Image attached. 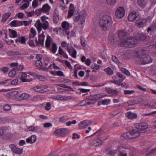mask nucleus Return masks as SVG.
Returning <instances> with one entry per match:
<instances>
[{
    "instance_id": "obj_62",
    "label": "nucleus",
    "mask_w": 156,
    "mask_h": 156,
    "mask_svg": "<svg viewBox=\"0 0 156 156\" xmlns=\"http://www.w3.org/2000/svg\"><path fill=\"white\" fill-rule=\"evenodd\" d=\"M11 55H21V53L20 52L18 51H12L11 52Z\"/></svg>"
},
{
    "instance_id": "obj_21",
    "label": "nucleus",
    "mask_w": 156,
    "mask_h": 156,
    "mask_svg": "<svg viewBox=\"0 0 156 156\" xmlns=\"http://www.w3.org/2000/svg\"><path fill=\"white\" fill-rule=\"evenodd\" d=\"M53 21L54 23L57 24L59 21V15L58 12L55 10L53 13Z\"/></svg>"
},
{
    "instance_id": "obj_53",
    "label": "nucleus",
    "mask_w": 156,
    "mask_h": 156,
    "mask_svg": "<svg viewBox=\"0 0 156 156\" xmlns=\"http://www.w3.org/2000/svg\"><path fill=\"white\" fill-rule=\"evenodd\" d=\"M29 3L30 2H28V3H25L23 4L21 6V8L23 9H27L28 8V7L29 6Z\"/></svg>"
},
{
    "instance_id": "obj_4",
    "label": "nucleus",
    "mask_w": 156,
    "mask_h": 156,
    "mask_svg": "<svg viewBox=\"0 0 156 156\" xmlns=\"http://www.w3.org/2000/svg\"><path fill=\"white\" fill-rule=\"evenodd\" d=\"M122 136L123 137L127 139H132L139 136V133L136 132L135 130L132 129L129 132L122 134Z\"/></svg>"
},
{
    "instance_id": "obj_2",
    "label": "nucleus",
    "mask_w": 156,
    "mask_h": 156,
    "mask_svg": "<svg viewBox=\"0 0 156 156\" xmlns=\"http://www.w3.org/2000/svg\"><path fill=\"white\" fill-rule=\"evenodd\" d=\"M135 61L139 64H145L151 63L152 61L149 55L146 54H138L135 58Z\"/></svg>"
},
{
    "instance_id": "obj_13",
    "label": "nucleus",
    "mask_w": 156,
    "mask_h": 156,
    "mask_svg": "<svg viewBox=\"0 0 156 156\" xmlns=\"http://www.w3.org/2000/svg\"><path fill=\"white\" fill-rule=\"evenodd\" d=\"M105 96H106L105 95H103L102 94H99L90 96L89 97L88 99L89 101H95L96 100H98L99 99Z\"/></svg>"
},
{
    "instance_id": "obj_50",
    "label": "nucleus",
    "mask_w": 156,
    "mask_h": 156,
    "mask_svg": "<svg viewBox=\"0 0 156 156\" xmlns=\"http://www.w3.org/2000/svg\"><path fill=\"white\" fill-rule=\"evenodd\" d=\"M9 30L11 32V33L13 37H17V34L16 31L10 29H9Z\"/></svg>"
},
{
    "instance_id": "obj_32",
    "label": "nucleus",
    "mask_w": 156,
    "mask_h": 156,
    "mask_svg": "<svg viewBox=\"0 0 156 156\" xmlns=\"http://www.w3.org/2000/svg\"><path fill=\"white\" fill-rule=\"evenodd\" d=\"M104 71L109 75H112L113 74V71L110 67L105 69Z\"/></svg>"
},
{
    "instance_id": "obj_61",
    "label": "nucleus",
    "mask_w": 156,
    "mask_h": 156,
    "mask_svg": "<svg viewBox=\"0 0 156 156\" xmlns=\"http://www.w3.org/2000/svg\"><path fill=\"white\" fill-rule=\"evenodd\" d=\"M18 80H19L18 79H16L11 81L10 84L15 85L17 83Z\"/></svg>"
},
{
    "instance_id": "obj_38",
    "label": "nucleus",
    "mask_w": 156,
    "mask_h": 156,
    "mask_svg": "<svg viewBox=\"0 0 156 156\" xmlns=\"http://www.w3.org/2000/svg\"><path fill=\"white\" fill-rule=\"evenodd\" d=\"M12 135L10 133H8L4 135V138L5 139H8L12 138Z\"/></svg>"
},
{
    "instance_id": "obj_45",
    "label": "nucleus",
    "mask_w": 156,
    "mask_h": 156,
    "mask_svg": "<svg viewBox=\"0 0 156 156\" xmlns=\"http://www.w3.org/2000/svg\"><path fill=\"white\" fill-rule=\"evenodd\" d=\"M38 21H39V23L38 24V27L37 29L38 33H40L42 30V24L41 23L40 20H38Z\"/></svg>"
},
{
    "instance_id": "obj_18",
    "label": "nucleus",
    "mask_w": 156,
    "mask_h": 156,
    "mask_svg": "<svg viewBox=\"0 0 156 156\" xmlns=\"http://www.w3.org/2000/svg\"><path fill=\"white\" fill-rule=\"evenodd\" d=\"M29 97L28 94L25 93H23L19 96H16L15 97L17 100L20 101L23 100H27Z\"/></svg>"
},
{
    "instance_id": "obj_63",
    "label": "nucleus",
    "mask_w": 156,
    "mask_h": 156,
    "mask_svg": "<svg viewBox=\"0 0 156 156\" xmlns=\"http://www.w3.org/2000/svg\"><path fill=\"white\" fill-rule=\"evenodd\" d=\"M51 104L49 102L47 103L46 104L45 109L47 111L49 110L51 108Z\"/></svg>"
},
{
    "instance_id": "obj_42",
    "label": "nucleus",
    "mask_w": 156,
    "mask_h": 156,
    "mask_svg": "<svg viewBox=\"0 0 156 156\" xmlns=\"http://www.w3.org/2000/svg\"><path fill=\"white\" fill-rule=\"evenodd\" d=\"M81 43L82 46L85 47L86 45V41L84 38L82 37H81Z\"/></svg>"
},
{
    "instance_id": "obj_30",
    "label": "nucleus",
    "mask_w": 156,
    "mask_h": 156,
    "mask_svg": "<svg viewBox=\"0 0 156 156\" xmlns=\"http://www.w3.org/2000/svg\"><path fill=\"white\" fill-rule=\"evenodd\" d=\"M73 51L72 54L71 53V51L70 49L68 48L67 49V50L69 52L70 55H71L73 57V58H75L76 57V51L75 49L73 48Z\"/></svg>"
},
{
    "instance_id": "obj_41",
    "label": "nucleus",
    "mask_w": 156,
    "mask_h": 156,
    "mask_svg": "<svg viewBox=\"0 0 156 156\" xmlns=\"http://www.w3.org/2000/svg\"><path fill=\"white\" fill-rule=\"evenodd\" d=\"M120 70L125 74L127 76H129L130 75V73L129 71L123 68H122Z\"/></svg>"
},
{
    "instance_id": "obj_54",
    "label": "nucleus",
    "mask_w": 156,
    "mask_h": 156,
    "mask_svg": "<svg viewBox=\"0 0 156 156\" xmlns=\"http://www.w3.org/2000/svg\"><path fill=\"white\" fill-rule=\"evenodd\" d=\"M145 105V106H148V107L150 108H156V103H154V104L152 105L146 104Z\"/></svg>"
},
{
    "instance_id": "obj_15",
    "label": "nucleus",
    "mask_w": 156,
    "mask_h": 156,
    "mask_svg": "<svg viewBox=\"0 0 156 156\" xmlns=\"http://www.w3.org/2000/svg\"><path fill=\"white\" fill-rule=\"evenodd\" d=\"M57 99L61 101L66 100H73L75 99V97L71 96H62L61 95H58L56 97Z\"/></svg>"
},
{
    "instance_id": "obj_39",
    "label": "nucleus",
    "mask_w": 156,
    "mask_h": 156,
    "mask_svg": "<svg viewBox=\"0 0 156 156\" xmlns=\"http://www.w3.org/2000/svg\"><path fill=\"white\" fill-rule=\"evenodd\" d=\"M57 47L56 44L55 43H53L52 44V48L51 51L52 52L55 54L57 50Z\"/></svg>"
},
{
    "instance_id": "obj_43",
    "label": "nucleus",
    "mask_w": 156,
    "mask_h": 156,
    "mask_svg": "<svg viewBox=\"0 0 156 156\" xmlns=\"http://www.w3.org/2000/svg\"><path fill=\"white\" fill-rule=\"evenodd\" d=\"M110 99H105L102 101V104L104 105H107L110 103Z\"/></svg>"
},
{
    "instance_id": "obj_17",
    "label": "nucleus",
    "mask_w": 156,
    "mask_h": 156,
    "mask_svg": "<svg viewBox=\"0 0 156 156\" xmlns=\"http://www.w3.org/2000/svg\"><path fill=\"white\" fill-rule=\"evenodd\" d=\"M62 28L65 30V32L67 35H69V31H67V30L69 29V24L66 21L63 22L62 24Z\"/></svg>"
},
{
    "instance_id": "obj_34",
    "label": "nucleus",
    "mask_w": 156,
    "mask_h": 156,
    "mask_svg": "<svg viewBox=\"0 0 156 156\" xmlns=\"http://www.w3.org/2000/svg\"><path fill=\"white\" fill-rule=\"evenodd\" d=\"M109 41L111 42L112 43H115L116 41V38L115 37L113 36H111L108 37Z\"/></svg>"
},
{
    "instance_id": "obj_12",
    "label": "nucleus",
    "mask_w": 156,
    "mask_h": 156,
    "mask_svg": "<svg viewBox=\"0 0 156 156\" xmlns=\"http://www.w3.org/2000/svg\"><path fill=\"white\" fill-rule=\"evenodd\" d=\"M156 30V23L155 22L151 23L147 29V33L150 35L154 33Z\"/></svg>"
},
{
    "instance_id": "obj_56",
    "label": "nucleus",
    "mask_w": 156,
    "mask_h": 156,
    "mask_svg": "<svg viewBox=\"0 0 156 156\" xmlns=\"http://www.w3.org/2000/svg\"><path fill=\"white\" fill-rule=\"evenodd\" d=\"M128 103L130 105H133L138 103V101L135 100H132L130 101H129L128 102Z\"/></svg>"
},
{
    "instance_id": "obj_23",
    "label": "nucleus",
    "mask_w": 156,
    "mask_h": 156,
    "mask_svg": "<svg viewBox=\"0 0 156 156\" xmlns=\"http://www.w3.org/2000/svg\"><path fill=\"white\" fill-rule=\"evenodd\" d=\"M137 3L138 6L142 8H144L147 4L145 0H137Z\"/></svg>"
},
{
    "instance_id": "obj_10",
    "label": "nucleus",
    "mask_w": 156,
    "mask_h": 156,
    "mask_svg": "<svg viewBox=\"0 0 156 156\" xmlns=\"http://www.w3.org/2000/svg\"><path fill=\"white\" fill-rule=\"evenodd\" d=\"M45 36L43 33L42 34H39L38 35V39L37 41V37H36L35 42L36 45L39 46L41 45L42 46L44 45V39Z\"/></svg>"
},
{
    "instance_id": "obj_20",
    "label": "nucleus",
    "mask_w": 156,
    "mask_h": 156,
    "mask_svg": "<svg viewBox=\"0 0 156 156\" xmlns=\"http://www.w3.org/2000/svg\"><path fill=\"white\" fill-rule=\"evenodd\" d=\"M136 40L140 41H144L147 38V35L143 33H138L136 35Z\"/></svg>"
},
{
    "instance_id": "obj_33",
    "label": "nucleus",
    "mask_w": 156,
    "mask_h": 156,
    "mask_svg": "<svg viewBox=\"0 0 156 156\" xmlns=\"http://www.w3.org/2000/svg\"><path fill=\"white\" fill-rule=\"evenodd\" d=\"M51 40V38L49 36H48L45 42V46L47 48H49L50 47Z\"/></svg>"
},
{
    "instance_id": "obj_29",
    "label": "nucleus",
    "mask_w": 156,
    "mask_h": 156,
    "mask_svg": "<svg viewBox=\"0 0 156 156\" xmlns=\"http://www.w3.org/2000/svg\"><path fill=\"white\" fill-rule=\"evenodd\" d=\"M11 15V13L10 12H8L4 14L2 16V19L1 20L2 22L3 23L5 22Z\"/></svg>"
},
{
    "instance_id": "obj_25",
    "label": "nucleus",
    "mask_w": 156,
    "mask_h": 156,
    "mask_svg": "<svg viewBox=\"0 0 156 156\" xmlns=\"http://www.w3.org/2000/svg\"><path fill=\"white\" fill-rule=\"evenodd\" d=\"M93 142L92 145L95 146L102 145L103 143V141L99 139L94 140Z\"/></svg>"
},
{
    "instance_id": "obj_64",
    "label": "nucleus",
    "mask_w": 156,
    "mask_h": 156,
    "mask_svg": "<svg viewBox=\"0 0 156 156\" xmlns=\"http://www.w3.org/2000/svg\"><path fill=\"white\" fill-rule=\"evenodd\" d=\"M1 70L5 73H6L8 71L9 69L7 67H5L2 68Z\"/></svg>"
},
{
    "instance_id": "obj_36",
    "label": "nucleus",
    "mask_w": 156,
    "mask_h": 156,
    "mask_svg": "<svg viewBox=\"0 0 156 156\" xmlns=\"http://www.w3.org/2000/svg\"><path fill=\"white\" fill-rule=\"evenodd\" d=\"M35 65L38 67H39L40 68H41L43 66V63L41 61L37 60L35 63Z\"/></svg>"
},
{
    "instance_id": "obj_31",
    "label": "nucleus",
    "mask_w": 156,
    "mask_h": 156,
    "mask_svg": "<svg viewBox=\"0 0 156 156\" xmlns=\"http://www.w3.org/2000/svg\"><path fill=\"white\" fill-rule=\"evenodd\" d=\"M16 69L15 68H12L9 73V76L11 77H14L16 74Z\"/></svg>"
},
{
    "instance_id": "obj_14",
    "label": "nucleus",
    "mask_w": 156,
    "mask_h": 156,
    "mask_svg": "<svg viewBox=\"0 0 156 156\" xmlns=\"http://www.w3.org/2000/svg\"><path fill=\"white\" fill-rule=\"evenodd\" d=\"M138 15L134 11H133L130 12L128 17V20L130 21L133 22L135 20Z\"/></svg>"
},
{
    "instance_id": "obj_52",
    "label": "nucleus",
    "mask_w": 156,
    "mask_h": 156,
    "mask_svg": "<svg viewBox=\"0 0 156 156\" xmlns=\"http://www.w3.org/2000/svg\"><path fill=\"white\" fill-rule=\"evenodd\" d=\"M38 5V0H34L32 3V5L34 8H35Z\"/></svg>"
},
{
    "instance_id": "obj_57",
    "label": "nucleus",
    "mask_w": 156,
    "mask_h": 156,
    "mask_svg": "<svg viewBox=\"0 0 156 156\" xmlns=\"http://www.w3.org/2000/svg\"><path fill=\"white\" fill-rule=\"evenodd\" d=\"M17 21L16 20H14L12 21L10 23V25L12 27H17Z\"/></svg>"
},
{
    "instance_id": "obj_11",
    "label": "nucleus",
    "mask_w": 156,
    "mask_h": 156,
    "mask_svg": "<svg viewBox=\"0 0 156 156\" xmlns=\"http://www.w3.org/2000/svg\"><path fill=\"white\" fill-rule=\"evenodd\" d=\"M117 149L119 152V156H127V148L125 147L120 146L117 148Z\"/></svg>"
},
{
    "instance_id": "obj_16",
    "label": "nucleus",
    "mask_w": 156,
    "mask_h": 156,
    "mask_svg": "<svg viewBox=\"0 0 156 156\" xmlns=\"http://www.w3.org/2000/svg\"><path fill=\"white\" fill-rule=\"evenodd\" d=\"M91 123V122L90 121L84 120L79 123V128L80 129L84 128L86 126L89 125Z\"/></svg>"
},
{
    "instance_id": "obj_35",
    "label": "nucleus",
    "mask_w": 156,
    "mask_h": 156,
    "mask_svg": "<svg viewBox=\"0 0 156 156\" xmlns=\"http://www.w3.org/2000/svg\"><path fill=\"white\" fill-rule=\"evenodd\" d=\"M13 152L16 154H21L22 153L23 149L16 147Z\"/></svg>"
},
{
    "instance_id": "obj_46",
    "label": "nucleus",
    "mask_w": 156,
    "mask_h": 156,
    "mask_svg": "<svg viewBox=\"0 0 156 156\" xmlns=\"http://www.w3.org/2000/svg\"><path fill=\"white\" fill-rule=\"evenodd\" d=\"M74 12V10L73 9H69L68 12V18H69L71 17L73 15Z\"/></svg>"
},
{
    "instance_id": "obj_55",
    "label": "nucleus",
    "mask_w": 156,
    "mask_h": 156,
    "mask_svg": "<svg viewBox=\"0 0 156 156\" xmlns=\"http://www.w3.org/2000/svg\"><path fill=\"white\" fill-rule=\"evenodd\" d=\"M112 60L116 63H119V61L116 56H113L112 57Z\"/></svg>"
},
{
    "instance_id": "obj_60",
    "label": "nucleus",
    "mask_w": 156,
    "mask_h": 156,
    "mask_svg": "<svg viewBox=\"0 0 156 156\" xmlns=\"http://www.w3.org/2000/svg\"><path fill=\"white\" fill-rule=\"evenodd\" d=\"M116 75L119 77L122 78V81H123L125 79V77H123V75L121 74V73H120L119 72H117L116 73Z\"/></svg>"
},
{
    "instance_id": "obj_28",
    "label": "nucleus",
    "mask_w": 156,
    "mask_h": 156,
    "mask_svg": "<svg viewBox=\"0 0 156 156\" xmlns=\"http://www.w3.org/2000/svg\"><path fill=\"white\" fill-rule=\"evenodd\" d=\"M118 150H112L110 149H107L106 152L107 154L110 156H114L115 154L117 153Z\"/></svg>"
},
{
    "instance_id": "obj_48",
    "label": "nucleus",
    "mask_w": 156,
    "mask_h": 156,
    "mask_svg": "<svg viewBox=\"0 0 156 156\" xmlns=\"http://www.w3.org/2000/svg\"><path fill=\"white\" fill-rule=\"evenodd\" d=\"M135 92L133 90H125L124 91V93L125 94H130Z\"/></svg>"
},
{
    "instance_id": "obj_3",
    "label": "nucleus",
    "mask_w": 156,
    "mask_h": 156,
    "mask_svg": "<svg viewBox=\"0 0 156 156\" xmlns=\"http://www.w3.org/2000/svg\"><path fill=\"white\" fill-rule=\"evenodd\" d=\"M135 127L133 129L135 130L136 132L139 133V136L140 133L146 132V130L148 127V125L146 123L142 122L136 124L135 125Z\"/></svg>"
},
{
    "instance_id": "obj_1",
    "label": "nucleus",
    "mask_w": 156,
    "mask_h": 156,
    "mask_svg": "<svg viewBox=\"0 0 156 156\" xmlns=\"http://www.w3.org/2000/svg\"><path fill=\"white\" fill-rule=\"evenodd\" d=\"M113 21L111 17L108 15L103 16L100 20L99 24L100 27L104 30L107 31L112 26Z\"/></svg>"
},
{
    "instance_id": "obj_24",
    "label": "nucleus",
    "mask_w": 156,
    "mask_h": 156,
    "mask_svg": "<svg viewBox=\"0 0 156 156\" xmlns=\"http://www.w3.org/2000/svg\"><path fill=\"white\" fill-rule=\"evenodd\" d=\"M36 136L34 135H32L30 138H28L27 139L26 142L28 143H30L33 144L34 143L36 140Z\"/></svg>"
},
{
    "instance_id": "obj_9",
    "label": "nucleus",
    "mask_w": 156,
    "mask_h": 156,
    "mask_svg": "<svg viewBox=\"0 0 156 156\" xmlns=\"http://www.w3.org/2000/svg\"><path fill=\"white\" fill-rule=\"evenodd\" d=\"M83 12H84L83 14L79 15H78L77 16H74V19L75 21H77L79 20H80V24H82L85 20V18L86 16V14H85V12L83 11Z\"/></svg>"
},
{
    "instance_id": "obj_6",
    "label": "nucleus",
    "mask_w": 156,
    "mask_h": 156,
    "mask_svg": "<svg viewBox=\"0 0 156 156\" xmlns=\"http://www.w3.org/2000/svg\"><path fill=\"white\" fill-rule=\"evenodd\" d=\"M147 20L145 19L138 18L136 22V26L139 28H142L146 26Z\"/></svg>"
},
{
    "instance_id": "obj_51",
    "label": "nucleus",
    "mask_w": 156,
    "mask_h": 156,
    "mask_svg": "<svg viewBox=\"0 0 156 156\" xmlns=\"http://www.w3.org/2000/svg\"><path fill=\"white\" fill-rule=\"evenodd\" d=\"M46 23H43L42 24V27L43 29L45 30L47 29L49 27L48 23L47 21H46Z\"/></svg>"
},
{
    "instance_id": "obj_47",
    "label": "nucleus",
    "mask_w": 156,
    "mask_h": 156,
    "mask_svg": "<svg viewBox=\"0 0 156 156\" xmlns=\"http://www.w3.org/2000/svg\"><path fill=\"white\" fill-rule=\"evenodd\" d=\"M108 4L113 5L115 4L116 0H106Z\"/></svg>"
},
{
    "instance_id": "obj_8",
    "label": "nucleus",
    "mask_w": 156,
    "mask_h": 156,
    "mask_svg": "<svg viewBox=\"0 0 156 156\" xmlns=\"http://www.w3.org/2000/svg\"><path fill=\"white\" fill-rule=\"evenodd\" d=\"M69 133V131L67 128H61L56 130L54 133L58 135L64 136L67 135Z\"/></svg>"
},
{
    "instance_id": "obj_49",
    "label": "nucleus",
    "mask_w": 156,
    "mask_h": 156,
    "mask_svg": "<svg viewBox=\"0 0 156 156\" xmlns=\"http://www.w3.org/2000/svg\"><path fill=\"white\" fill-rule=\"evenodd\" d=\"M156 153V147L150 150V152L147 153V155H150Z\"/></svg>"
},
{
    "instance_id": "obj_19",
    "label": "nucleus",
    "mask_w": 156,
    "mask_h": 156,
    "mask_svg": "<svg viewBox=\"0 0 156 156\" xmlns=\"http://www.w3.org/2000/svg\"><path fill=\"white\" fill-rule=\"evenodd\" d=\"M128 35L127 32L125 31H120L118 33V36L121 40L126 39V37Z\"/></svg>"
},
{
    "instance_id": "obj_37",
    "label": "nucleus",
    "mask_w": 156,
    "mask_h": 156,
    "mask_svg": "<svg viewBox=\"0 0 156 156\" xmlns=\"http://www.w3.org/2000/svg\"><path fill=\"white\" fill-rule=\"evenodd\" d=\"M121 40V42L118 44L121 47H123L126 45L127 44V39Z\"/></svg>"
},
{
    "instance_id": "obj_26",
    "label": "nucleus",
    "mask_w": 156,
    "mask_h": 156,
    "mask_svg": "<svg viewBox=\"0 0 156 156\" xmlns=\"http://www.w3.org/2000/svg\"><path fill=\"white\" fill-rule=\"evenodd\" d=\"M46 88L42 86H37L34 87V90L37 92H43L45 91Z\"/></svg>"
},
{
    "instance_id": "obj_22",
    "label": "nucleus",
    "mask_w": 156,
    "mask_h": 156,
    "mask_svg": "<svg viewBox=\"0 0 156 156\" xmlns=\"http://www.w3.org/2000/svg\"><path fill=\"white\" fill-rule=\"evenodd\" d=\"M126 115L129 119H133L137 117V115L136 113H133L131 112H128L126 114Z\"/></svg>"
},
{
    "instance_id": "obj_58",
    "label": "nucleus",
    "mask_w": 156,
    "mask_h": 156,
    "mask_svg": "<svg viewBox=\"0 0 156 156\" xmlns=\"http://www.w3.org/2000/svg\"><path fill=\"white\" fill-rule=\"evenodd\" d=\"M42 12H43V11L41 8L40 9H37L35 10V13L37 14L38 16Z\"/></svg>"
},
{
    "instance_id": "obj_59",
    "label": "nucleus",
    "mask_w": 156,
    "mask_h": 156,
    "mask_svg": "<svg viewBox=\"0 0 156 156\" xmlns=\"http://www.w3.org/2000/svg\"><path fill=\"white\" fill-rule=\"evenodd\" d=\"M28 43L31 47H34L35 46L34 41L33 40L30 39L29 42H28Z\"/></svg>"
},
{
    "instance_id": "obj_44",
    "label": "nucleus",
    "mask_w": 156,
    "mask_h": 156,
    "mask_svg": "<svg viewBox=\"0 0 156 156\" xmlns=\"http://www.w3.org/2000/svg\"><path fill=\"white\" fill-rule=\"evenodd\" d=\"M7 129H8L6 127H1L0 128V136L2 135L4 133V131Z\"/></svg>"
},
{
    "instance_id": "obj_40",
    "label": "nucleus",
    "mask_w": 156,
    "mask_h": 156,
    "mask_svg": "<svg viewBox=\"0 0 156 156\" xmlns=\"http://www.w3.org/2000/svg\"><path fill=\"white\" fill-rule=\"evenodd\" d=\"M11 106L9 105L6 104L3 106V110L4 111H7L9 110L11 108Z\"/></svg>"
},
{
    "instance_id": "obj_7",
    "label": "nucleus",
    "mask_w": 156,
    "mask_h": 156,
    "mask_svg": "<svg viewBox=\"0 0 156 156\" xmlns=\"http://www.w3.org/2000/svg\"><path fill=\"white\" fill-rule=\"evenodd\" d=\"M137 43V40L134 37H129L127 38V44L129 48L135 46Z\"/></svg>"
},
{
    "instance_id": "obj_5",
    "label": "nucleus",
    "mask_w": 156,
    "mask_h": 156,
    "mask_svg": "<svg viewBox=\"0 0 156 156\" xmlns=\"http://www.w3.org/2000/svg\"><path fill=\"white\" fill-rule=\"evenodd\" d=\"M125 11L123 7L119 6L117 9L115 11V16L116 17L120 19L123 18L125 15Z\"/></svg>"
},
{
    "instance_id": "obj_27",
    "label": "nucleus",
    "mask_w": 156,
    "mask_h": 156,
    "mask_svg": "<svg viewBox=\"0 0 156 156\" xmlns=\"http://www.w3.org/2000/svg\"><path fill=\"white\" fill-rule=\"evenodd\" d=\"M51 8L50 6L47 4L44 5L41 8L43 12H48L49 11Z\"/></svg>"
}]
</instances>
